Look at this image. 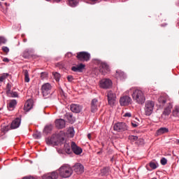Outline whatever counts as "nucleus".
<instances>
[{"label":"nucleus","mask_w":179,"mask_h":179,"mask_svg":"<svg viewBox=\"0 0 179 179\" xmlns=\"http://www.w3.org/2000/svg\"><path fill=\"white\" fill-rule=\"evenodd\" d=\"M42 179H58V173L56 171L48 173L42 176Z\"/></svg>","instance_id":"nucleus-16"},{"label":"nucleus","mask_w":179,"mask_h":179,"mask_svg":"<svg viewBox=\"0 0 179 179\" xmlns=\"http://www.w3.org/2000/svg\"><path fill=\"white\" fill-rule=\"evenodd\" d=\"M161 164H162V166L167 164V159L166 158H162V159H161Z\"/></svg>","instance_id":"nucleus-41"},{"label":"nucleus","mask_w":179,"mask_h":179,"mask_svg":"<svg viewBox=\"0 0 179 179\" xmlns=\"http://www.w3.org/2000/svg\"><path fill=\"white\" fill-rule=\"evenodd\" d=\"M1 110V108H0V110Z\"/></svg>","instance_id":"nucleus-61"},{"label":"nucleus","mask_w":179,"mask_h":179,"mask_svg":"<svg viewBox=\"0 0 179 179\" xmlns=\"http://www.w3.org/2000/svg\"><path fill=\"white\" fill-rule=\"evenodd\" d=\"M123 117H131V114L130 113H126L124 114V115H123Z\"/></svg>","instance_id":"nucleus-46"},{"label":"nucleus","mask_w":179,"mask_h":179,"mask_svg":"<svg viewBox=\"0 0 179 179\" xmlns=\"http://www.w3.org/2000/svg\"><path fill=\"white\" fill-rule=\"evenodd\" d=\"M152 179H156V178H152Z\"/></svg>","instance_id":"nucleus-59"},{"label":"nucleus","mask_w":179,"mask_h":179,"mask_svg":"<svg viewBox=\"0 0 179 179\" xmlns=\"http://www.w3.org/2000/svg\"><path fill=\"white\" fill-rule=\"evenodd\" d=\"M127 129H128V127L124 122H118L115 124V125L113 126V129L115 131H118V132L127 131Z\"/></svg>","instance_id":"nucleus-7"},{"label":"nucleus","mask_w":179,"mask_h":179,"mask_svg":"<svg viewBox=\"0 0 179 179\" xmlns=\"http://www.w3.org/2000/svg\"><path fill=\"white\" fill-rule=\"evenodd\" d=\"M52 87L50 83H45L41 86V93L43 94V97H47L51 94V90Z\"/></svg>","instance_id":"nucleus-5"},{"label":"nucleus","mask_w":179,"mask_h":179,"mask_svg":"<svg viewBox=\"0 0 179 179\" xmlns=\"http://www.w3.org/2000/svg\"><path fill=\"white\" fill-rule=\"evenodd\" d=\"M87 138L89 140H92V134H87Z\"/></svg>","instance_id":"nucleus-51"},{"label":"nucleus","mask_w":179,"mask_h":179,"mask_svg":"<svg viewBox=\"0 0 179 179\" xmlns=\"http://www.w3.org/2000/svg\"><path fill=\"white\" fill-rule=\"evenodd\" d=\"M1 1H5V0H1Z\"/></svg>","instance_id":"nucleus-60"},{"label":"nucleus","mask_w":179,"mask_h":179,"mask_svg":"<svg viewBox=\"0 0 179 179\" xmlns=\"http://www.w3.org/2000/svg\"><path fill=\"white\" fill-rule=\"evenodd\" d=\"M6 38L3 36H0V45L1 44H6Z\"/></svg>","instance_id":"nucleus-39"},{"label":"nucleus","mask_w":179,"mask_h":179,"mask_svg":"<svg viewBox=\"0 0 179 179\" xmlns=\"http://www.w3.org/2000/svg\"><path fill=\"white\" fill-rule=\"evenodd\" d=\"M99 71L102 75H105L107 72H110V66L107 63L101 62L99 64Z\"/></svg>","instance_id":"nucleus-10"},{"label":"nucleus","mask_w":179,"mask_h":179,"mask_svg":"<svg viewBox=\"0 0 179 179\" xmlns=\"http://www.w3.org/2000/svg\"><path fill=\"white\" fill-rule=\"evenodd\" d=\"M23 42H24V43H27V38H24V39H23Z\"/></svg>","instance_id":"nucleus-53"},{"label":"nucleus","mask_w":179,"mask_h":179,"mask_svg":"<svg viewBox=\"0 0 179 179\" xmlns=\"http://www.w3.org/2000/svg\"><path fill=\"white\" fill-rule=\"evenodd\" d=\"M20 118L17 117L10 124V128H12V129H15L20 127Z\"/></svg>","instance_id":"nucleus-20"},{"label":"nucleus","mask_w":179,"mask_h":179,"mask_svg":"<svg viewBox=\"0 0 179 179\" xmlns=\"http://www.w3.org/2000/svg\"><path fill=\"white\" fill-rule=\"evenodd\" d=\"M51 131H52V124L48 125V126L45 127V128L43 129V133H45V134H49L50 132H51Z\"/></svg>","instance_id":"nucleus-31"},{"label":"nucleus","mask_w":179,"mask_h":179,"mask_svg":"<svg viewBox=\"0 0 179 179\" xmlns=\"http://www.w3.org/2000/svg\"><path fill=\"white\" fill-rule=\"evenodd\" d=\"M71 150H72L71 146H69V145H68V143L64 144V150L66 151V152H67L68 154H70Z\"/></svg>","instance_id":"nucleus-33"},{"label":"nucleus","mask_w":179,"mask_h":179,"mask_svg":"<svg viewBox=\"0 0 179 179\" xmlns=\"http://www.w3.org/2000/svg\"><path fill=\"white\" fill-rule=\"evenodd\" d=\"M17 105V101L15 99L12 100L8 103V106H7V108H8V110L12 111L15 109V106Z\"/></svg>","instance_id":"nucleus-26"},{"label":"nucleus","mask_w":179,"mask_h":179,"mask_svg":"<svg viewBox=\"0 0 179 179\" xmlns=\"http://www.w3.org/2000/svg\"><path fill=\"white\" fill-rule=\"evenodd\" d=\"M48 140H52L57 142L62 143H64V138L62 136V134L61 132L56 133V134H53L51 138H46Z\"/></svg>","instance_id":"nucleus-9"},{"label":"nucleus","mask_w":179,"mask_h":179,"mask_svg":"<svg viewBox=\"0 0 179 179\" xmlns=\"http://www.w3.org/2000/svg\"><path fill=\"white\" fill-rule=\"evenodd\" d=\"M74 172L77 173L78 174H82L84 173V166L81 164H76L74 166H73V170Z\"/></svg>","instance_id":"nucleus-17"},{"label":"nucleus","mask_w":179,"mask_h":179,"mask_svg":"<svg viewBox=\"0 0 179 179\" xmlns=\"http://www.w3.org/2000/svg\"><path fill=\"white\" fill-rule=\"evenodd\" d=\"M71 152L75 155H79L82 154L83 150L80 147L78 146L75 142H71Z\"/></svg>","instance_id":"nucleus-15"},{"label":"nucleus","mask_w":179,"mask_h":179,"mask_svg":"<svg viewBox=\"0 0 179 179\" xmlns=\"http://www.w3.org/2000/svg\"><path fill=\"white\" fill-rule=\"evenodd\" d=\"M85 67V65L80 64L76 66H72L71 71H73L74 72H82L83 69H84Z\"/></svg>","instance_id":"nucleus-21"},{"label":"nucleus","mask_w":179,"mask_h":179,"mask_svg":"<svg viewBox=\"0 0 179 179\" xmlns=\"http://www.w3.org/2000/svg\"><path fill=\"white\" fill-rule=\"evenodd\" d=\"M136 142H138V143L140 145H143L144 143V139L138 138V140L136 141Z\"/></svg>","instance_id":"nucleus-44"},{"label":"nucleus","mask_w":179,"mask_h":179,"mask_svg":"<svg viewBox=\"0 0 179 179\" xmlns=\"http://www.w3.org/2000/svg\"><path fill=\"white\" fill-rule=\"evenodd\" d=\"M23 179H36L33 176H24Z\"/></svg>","instance_id":"nucleus-47"},{"label":"nucleus","mask_w":179,"mask_h":179,"mask_svg":"<svg viewBox=\"0 0 179 179\" xmlns=\"http://www.w3.org/2000/svg\"><path fill=\"white\" fill-rule=\"evenodd\" d=\"M131 103V98H130V96H122L120 99V106H128Z\"/></svg>","instance_id":"nucleus-13"},{"label":"nucleus","mask_w":179,"mask_h":179,"mask_svg":"<svg viewBox=\"0 0 179 179\" xmlns=\"http://www.w3.org/2000/svg\"><path fill=\"white\" fill-rule=\"evenodd\" d=\"M100 153H101V152H97V155H100Z\"/></svg>","instance_id":"nucleus-56"},{"label":"nucleus","mask_w":179,"mask_h":179,"mask_svg":"<svg viewBox=\"0 0 179 179\" xmlns=\"http://www.w3.org/2000/svg\"><path fill=\"white\" fill-rule=\"evenodd\" d=\"M11 87L12 85H10V83H7V85H6V94H7V96L10 98L18 97V94H17V92L10 91Z\"/></svg>","instance_id":"nucleus-8"},{"label":"nucleus","mask_w":179,"mask_h":179,"mask_svg":"<svg viewBox=\"0 0 179 179\" xmlns=\"http://www.w3.org/2000/svg\"><path fill=\"white\" fill-rule=\"evenodd\" d=\"M172 115L175 117H179V106H174V109L172 111Z\"/></svg>","instance_id":"nucleus-29"},{"label":"nucleus","mask_w":179,"mask_h":179,"mask_svg":"<svg viewBox=\"0 0 179 179\" xmlns=\"http://www.w3.org/2000/svg\"><path fill=\"white\" fill-rule=\"evenodd\" d=\"M169 133V129H167L166 127H161L157 130V136H161L162 134H167Z\"/></svg>","instance_id":"nucleus-27"},{"label":"nucleus","mask_w":179,"mask_h":179,"mask_svg":"<svg viewBox=\"0 0 179 179\" xmlns=\"http://www.w3.org/2000/svg\"><path fill=\"white\" fill-rule=\"evenodd\" d=\"M158 103L161 106H164L166 103L168 104V106L164 108V110H163V115L169 116L173 108V105L169 101V96L164 94L159 96V98H158Z\"/></svg>","instance_id":"nucleus-1"},{"label":"nucleus","mask_w":179,"mask_h":179,"mask_svg":"<svg viewBox=\"0 0 179 179\" xmlns=\"http://www.w3.org/2000/svg\"><path fill=\"white\" fill-rule=\"evenodd\" d=\"M8 76V73L3 74L0 76V82H3L6 80V78Z\"/></svg>","instance_id":"nucleus-37"},{"label":"nucleus","mask_w":179,"mask_h":179,"mask_svg":"<svg viewBox=\"0 0 179 179\" xmlns=\"http://www.w3.org/2000/svg\"><path fill=\"white\" fill-rule=\"evenodd\" d=\"M40 78H41L42 80H44L45 78H48V73H45V72L41 73Z\"/></svg>","instance_id":"nucleus-38"},{"label":"nucleus","mask_w":179,"mask_h":179,"mask_svg":"<svg viewBox=\"0 0 179 179\" xmlns=\"http://www.w3.org/2000/svg\"><path fill=\"white\" fill-rule=\"evenodd\" d=\"M23 57L27 59L28 57H29V52L25 51L23 52Z\"/></svg>","instance_id":"nucleus-42"},{"label":"nucleus","mask_w":179,"mask_h":179,"mask_svg":"<svg viewBox=\"0 0 179 179\" xmlns=\"http://www.w3.org/2000/svg\"><path fill=\"white\" fill-rule=\"evenodd\" d=\"M55 125L57 129H64L66 126V122L64 119H57L55 121Z\"/></svg>","instance_id":"nucleus-18"},{"label":"nucleus","mask_w":179,"mask_h":179,"mask_svg":"<svg viewBox=\"0 0 179 179\" xmlns=\"http://www.w3.org/2000/svg\"><path fill=\"white\" fill-rule=\"evenodd\" d=\"M64 117L67 119L68 122L73 124L76 122V118L73 117L72 113H67L64 115Z\"/></svg>","instance_id":"nucleus-22"},{"label":"nucleus","mask_w":179,"mask_h":179,"mask_svg":"<svg viewBox=\"0 0 179 179\" xmlns=\"http://www.w3.org/2000/svg\"><path fill=\"white\" fill-rule=\"evenodd\" d=\"M63 143H64L62 142L57 141L52 139H46V144L48 145H59Z\"/></svg>","instance_id":"nucleus-23"},{"label":"nucleus","mask_w":179,"mask_h":179,"mask_svg":"<svg viewBox=\"0 0 179 179\" xmlns=\"http://www.w3.org/2000/svg\"><path fill=\"white\" fill-rule=\"evenodd\" d=\"M45 1H50L51 0H45Z\"/></svg>","instance_id":"nucleus-58"},{"label":"nucleus","mask_w":179,"mask_h":179,"mask_svg":"<svg viewBox=\"0 0 179 179\" xmlns=\"http://www.w3.org/2000/svg\"><path fill=\"white\" fill-rule=\"evenodd\" d=\"M112 82L110 79H102L100 81V87L102 89H109L111 87Z\"/></svg>","instance_id":"nucleus-12"},{"label":"nucleus","mask_w":179,"mask_h":179,"mask_svg":"<svg viewBox=\"0 0 179 179\" xmlns=\"http://www.w3.org/2000/svg\"><path fill=\"white\" fill-rule=\"evenodd\" d=\"M24 81L25 83H29V73H28V70H24Z\"/></svg>","instance_id":"nucleus-30"},{"label":"nucleus","mask_w":179,"mask_h":179,"mask_svg":"<svg viewBox=\"0 0 179 179\" xmlns=\"http://www.w3.org/2000/svg\"><path fill=\"white\" fill-rule=\"evenodd\" d=\"M40 137H41V135L40 134V133H36L34 134V138H35V139H39Z\"/></svg>","instance_id":"nucleus-43"},{"label":"nucleus","mask_w":179,"mask_h":179,"mask_svg":"<svg viewBox=\"0 0 179 179\" xmlns=\"http://www.w3.org/2000/svg\"><path fill=\"white\" fill-rule=\"evenodd\" d=\"M3 62H9L10 60L8 58H3Z\"/></svg>","instance_id":"nucleus-50"},{"label":"nucleus","mask_w":179,"mask_h":179,"mask_svg":"<svg viewBox=\"0 0 179 179\" xmlns=\"http://www.w3.org/2000/svg\"><path fill=\"white\" fill-rule=\"evenodd\" d=\"M124 77H125L124 72L120 70L115 71V78H117V79L122 80V79H124Z\"/></svg>","instance_id":"nucleus-25"},{"label":"nucleus","mask_w":179,"mask_h":179,"mask_svg":"<svg viewBox=\"0 0 179 179\" xmlns=\"http://www.w3.org/2000/svg\"><path fill=\"white\" fill-rule=\"evenodd\" d=\"M99 107H100V102L96 99H92L91 101V113H96Z\"/></svg>","instance_id":"nucleus-14"},{"label":"nucleus","mask_w":179,"mask_h":179,"mask_svg":"<svg viewBox=\"0 0 179 179\" xmlns=\"http://www.w3.org/2000/svg\"><path fill=\"white\" fill-rule=\"evenodd\" d=\"M131 97L133 101L138 104L143 105L145 103V93L140 90H134L131 94Z\"/></svg>","instance_id":"nucleus-2"},{"label":"nucleus","mask_w":179,"mask_h":179,"mask_svg":"<svg viewBox=\"0 0 179 179\" xmlns=\"http://www.w3.org/2000/svg\"><path fill=\"white\" fill-rule=\"evenodd\" d=\"M83 107L80 105L78 104H71V111L75 113H80L82 112Z\"/></svg>","instance_id":"nucleus-19"},{"label":"nucleus","mask_w":179,"mask_h":179,"mask_svg":"<svg viewBox=\"0 0 179 179\" xmlns=\"http://www.w3.org/2000/svg\"><path fill=\"white\" fill-rule=\"evenodd\" d=\"M53 77L55 78V80L58 82L59 81V78L61 76L58 73H53Z\"/></svg>","instance_id":"nucleus-36"},{"label":"nucleus","mask_w":179,"mask_h":179,"mask_svg":"<svg viewBox=\"0 0 179 179\" xmlns=\"http://www.w3.org/2000/svg\"><path fill=\"white\" fill-rule=\"evenodd\" d=\"M107 99L108 101V104L110 106H113L115 103V94L112 91H108L107 92Z\"/></svg>","instance_id":"nucleus-11"},{"label":"nucleus","mask_w":179,"mask_h":179,"mask_svg":"<svg viewBox=\"0 0 179 179\" xmlns=\"http://www.w3.org/2000/svg\"><path fill=\"white\" fill-rule=\"evenodd\" d=\"M68 3L71 7H74L77 5V1H76V0H68Z\"/></svg>","instance_id":"nucleus-35"},{"label":"nucleus","mask_w":179,"mask_h":179,"mask_svg":"<svg viewBox=\"0 0 179 179\" xmlns=\"http://www.w3.org/2000/svg\"><path fill=\"white\" fill-rule=\"evenodd\" d=\"M91 2H95L97 0H90Z\"/></svg>","instance_id":"nucleus-55"},{"label":"nucleus","mask_w":179,"mask_h":179,"mask_svg":"<svg viewBox=\"0 0 179 179\" xmlns=\"http://www.w3.org/2000/svg\"><path fill=\"white\" fill-rule=\"evenodd\" d=\"M77 59L80 62H87L90 60V54L87 52H80L77 53Z\"/></svg>","instance_id":"nucleus-6"},{"label":"nucleus","mask_w":179,"mask_h":179,"mask_svg":"<svg viewBox=\"0 0 179 179\" xmlns=\"http://www.w3.org/2000/svg\"><path fill=\"white\" fill-rule=\"evenodd\" d=\"M177 141H178V144L179 145V140H177Z\"/></svg>","instance_id":"nucleus-57"},{"label":"nucleus","mask_w":179,"mask_h":179,"mask_svg":"<svg viewBox=\"0 0 179 179\" xmlns=\"http://www.w3.org/2000/svg\"><path fill=\"white\" fill-rule=\"evenodd\" d=\"M67 80H68V82L71 83L73 80V76H67Z\"/></svg>","instance_id":"nucleus-45"},{"label":"nucleus","mask_w":179,"mask_h":179,"mask_svg":"<svg viewBox=\"0 0 179 179\" xmlns=\"http://www.w3.org/2000/svg\"><path fill=\"white\" fill-rule=\"evenodd\" d=\"M33 108V103L31 101H27L24 105V110L29 112Z\"/></svg>","instance_id":"nucleus-24"},{"label":"nucleus","mask_w":179,"mask_h":179,"mask_svg":"<svg viewBox=\"0 0 179 179\" xmlns=\"http://www.w3.org/2000/svg\"><path fill=\"white\" fill-rule=\"evenodd\" d=\"M110 169L108 167H105L102 169H101V176H108V171Z\"/></svg>","instance_id":"nucleus-28"},{"label":"nucleus","mask_w":179,"mask_h":179,"mask_svg":"<svg viewBox=\"0 0 179 179\" xmlns=\"http://www.w3.org/2000/svg\"><path fill=\"white\" fill-rule=\"evenodd\" d=\"M2 51L7 54L8 53V52H10V49H8V48H7L6 46H3L2 47Z\"/></svg>","instance_id":"nucleus-40"},{"label":"nucleus","mask_w":179,"mask_h":179,"mask_svg":"<svg viewBox=\"0 0 179 179\" xmlns=\"http://www.w3.org/2000/svg\"><path fill=\"white\" fill-rule=\"evenodd\" d=\"M131 126H133V127L136 128V127H138V124L131 122Z\"/></svg>","instance_id":"nucleus-49"},{"label":"nucleus","mask_w":179,"mask_h":179,"mask_svg":"<svg viewBox=\"0 0 179 179\" xmlns=\"http://www.w3.org/2000/svg\"><path fill=\"white\" fill-rule=\"evenodd\" d=\"M69 134H70L71 135H73V130H71V131H69Z\"/></svg>","instance_id":"nucleus-54"},{"label":"nucleus","mask_w":179,"mask_h":179,"mask_svg":"<svg viewBox=\"0 0 179 179\" xmlns=\"http://www.w3.org/2000/svg\"><path fill=\"white\" fill-rule=\"evenodd\" d=\"M149 166H150V168H151V169L155 170V169H157L158 166H157V164H156L153 162H151L149 164Z\"/></svg>","instance_id":"nucleus-34"},{"label":"nucleus","mask_w":179,"mask_h":179,"mask_svg":"<svg viewBox=\"0 0 179 179\" xmlns=\"http://www.w3.org/2000/svg\"><path fill=\"white\" fill-rule=\"evenodd\" d=\"M66 57H67L68 58L72 57V53L71 52H68L67 54H66Z\"/></svg>","instance_id":"nucleus-48"},{"label":"nucleus","mask_w":179,"mask_h":179,"mask_svg":"<svg viewBox=\"0 0 179 179\" xmlns=\"http://www.w3.org/2000/svg\"><path fill=\"white\" fill-rule=\"evenodd\" d=\"M144 113L145 115L149 117L153 113V108H155V102L152 101H146L144 102Z\"/></svg>","instance_id":"nucleus-4"},{"label":"nucleus","mask_w":179,"mask_h":179,"mask_svg":"<svg viewBox=\"0 0 179 179\" xmlns=\"http://www.w3.org/2000/svg\"><path fill=\"white\" fill-rule=\"evenodd\" d=\"M73 170L68 164H64L58 169V176L62 178H68L72 176Z\"/></svg>","instance_id":"nucleus-3"},{"label":"nucleus","mask_w":179,"mask_h":179,"mask_svg":"<svg viewBox=\"0 0 179 179\" xmlns=\"http://www.w3.org/2000/svg\"><path fill=\"white\" fill-rule=\"evenodd\" d=\"M54 3H59L62 0H52Z\"/></svg>","instance_id":"nucleus-52"},{"label":"nucleus","mask_w":179,"mask_h":179,"mask_svg":"<svg viewBox=\"0 0 179 179\" xmlns=\"http://www.w3.org/2000/svg\"><path fill=\"white\" fill-rule=\"evenodd\" d=\"M139 139H141L139 137H138L137 136H129V140H130V141L131 142H136L137 141H138Z\"/></svg>","instance_id":"nucleus-32"}]
</instances>
